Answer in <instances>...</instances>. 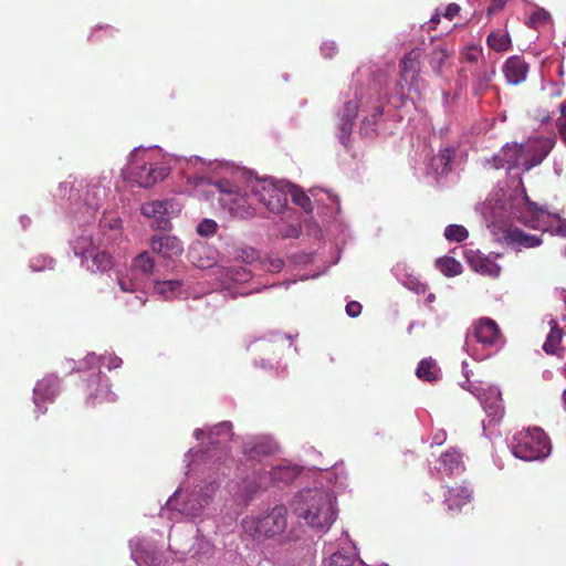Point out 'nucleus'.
Returning a JSON list of instances; mask_svg holds the SVG:
<instances>
[{
    "label": "nucleus",
    "mask_w": 566,
    "mask_h": 566,
    "mask_svg": "<svg viewBox=\"0 0 566 566\" xmlns=\"http://www.w3.org/2000/svg\"><path fill=\"white\" fill-rule=\"evenodd\" d=\"M486 208L490 213L488 228L494 240L516 251L539 247L543 240L514 227L511 223L514 220L528 228L566 238V219L530 201L521 182L496 191L489 199Z\"/></svg>",
    "instance_id": "f257e3e1"
},
{
    "label": "nucleus",
    "mask_w": 566,
    "mask_h": 566,
    "mask_svg": "<svg viewBox=\"0 0 566 566\" xmlns=\"http://www.w3.org/2000/svg\"><path fill=\"white\" fill-rule=\"evenodd\" d=\"M332 492L323 489H305L295 495L292 512L297 518L316 530H327L336 520L335 501Z\"/></svg>",
    "instance_id": "f03ea898"
},
{
    "label": "nucleus",
    "mask_w": 566,
    "mask_h": 566,
    "mask_svg": "<svg viewBox=\"0 0 566 566\" xmlns=\"http://www.w3.org/2000/svg\"><path fill=\"white\" fill-rule=\"evenodd\" d=\"M510 448L515 458L523 461H539L546 459L552 446L545 432L537 427L516 432Z\"/></svg>",
    "instance_id": "7ed1b4c3"
},
{
    "label": "nucleus",
    "mask_w": 566,
    "mask_h": 566,
    "mask_svg": "<svg viewBox=\"0 0 566 566\" xmlns=\"http://www.w3.org/2000/svg\"><path fill=\"white\" fill-rule=\"evenodd\" d=\"M462 375L465 377V382H462V389L468 390L473 397L478 398L486 413L488 424L499 423L504 416V406L499 388L481 381H472L464 363H462Z\"/></svg>",
    "instance_id": "20e7f679"
},
{
    "label": "nucleus",
    "mask_w": 566,
    "mask_h": 566,
    "mask_svg": "<svg viewBox=\"0 0 566 566\" xmlns=\"http://www.w3.org/2000/svg\"><path fill=\"white\" fill-rule=\"evenodd\" d=\"M219 192L218 201L222 208L227 209L233 217L248 219L254 216L253 193L241 192L239 188L231 185L228 180H222L216 185Z\"/></svg>",
    "instance_id": "39448f33"
},
{
    "label": "nucleus",
    "mask_w": 566,
    "mask_h": 566,
    "mask_svg": "<svg viewBox=\"0 0 566 566\" xmlns=\"http://www.w3.org/2000/svg\"><path fill=\"white\" fill-rule=\"evenodd\" d=\"M554 139L551 137L530 138L524 144H518V169L528 171L539 165L549 154L554 146Z\"/></svg>",
    "instance_id": "423d86ee"
},
{
    "label": "nucleus",
    "mask_w": 566,
    "mask_h": 566,
    "mask_svg": "<svg viewBox=\"0 0 566 566\" xmlns=\"http://www.w3.org/2000/svg\"><path fill=\"white\" fill-rule=\"evenodd\" d=\"M254 202L259 201L271 212L281 213L287 203L286 192L273 182L263 180L253 186Z\"/></svg>",
    "instance_id": "0eeeda50"
},
{
    "label": "nucleus",
    "mask_w": 566,
    "mask_h": 566,
    "mask_svg": "<svg viewBox=\"0 0 566 566\" xmlns=\"http://www.w3.org/2000/svg\"><path fill=\"white\" fill-rule=\"evenodd\" d=\"M474 337L484 347L500 348L504 340L497 324L488 317L478 319L468 333V338Z\"/></svg>",
    "instance_id": "6e6552de"
},
{
    "label": "nucleus",
    "mask_w": 566,
    "mask_h": 566,
    "mask_svg": "<svg viewBox=\"0 0 566 566\" xmlns=\"http://www.w3.org/2000/svg\"><path fill=\"white\" fill-rule=\"evenodd\" d=\"M287 510L280 505L273 507L268 514L256 522V531L265 536H274L282 533L287 525Z\"/></svg>",
    "instance_id": "1a4fd4ad"
},
{
    "label": "nucleus",
    "mask_w": 566,
    "mask_h": 566,
    "mask_svg": "<svg viewBox=\"0 0 566 566\" xmlns=\"http://www.w3.org/2000/svg\"><path fill=\"white\" fill-rule=\"evenodd\" d=\"M87 400L95 406L97 402L113 401L107 378L101 371L93 374L86 380Z\"/></svg>",
    "instance_id": "9d476101"
},
{
    "label": "nucleus",
    "mask_w": 566,
    "mask_h": 566,
    "mask_svg": "<svg viewBox=\"0 0 566 566\" xmlns=\"http://www.w3.org/2000/svg\"><path fill=\"white\" fill-rule=\"evenodd\" d=\"M464 256L469 266L474 272L491 277L499 276L501 268L490 256L484 255L480 251H474L472 249L465 250Z\"/></svg>",
    "instance_id": "9b49d317"
},
{
    "label": "nucleus",
    "mask_w": 566,
    "mask_h": 566,
    "mask_svg": "<svg viewBox=\"0 0 566 566\" xmlns=\"http://www.w3.org/2000/svg\"><path fill=\"white\" fill-rule=\"evenodd\" d=\"M150 248L153 252L167 259L179 256L184 252V245L181 241L177 237L169 234L151 237Z\"/></svg>",
    "instance_id": "f8f14e48"
},
{
    "label": "nucleus",
    "mask_w": 566,
    "mask_h": 566,
    "mask_svg": "<svg viewBox=\"0 0 566 566\" xmlns=\"http://www.w3.org/2000/svg\"><path fill=\"white\" fill-rule=\"evenodd\" d=\"M168 171L165 167H157L153 164H144L135 167L130 172L133 180L140 187L149 188L157 181L166 178Z\"/></svg>",
    "instance_id": "ddd939ff"
},
{
    "label": "nucleus",
    "mask_w": 566,
    "mask_h": 566,
    "mask_svg": "<svg viewBox=\"0 0 566 566\" xmlns=\"http://www.w3.org/2000/svg\"><path fill=\"white\" fill-rule=\"evenodd\" d=\"M421 55L420 49H413L405 54L400 61V77L405 82H410V85H413L415 80L419 76Z\"/></svg>",
    "instance_id": "4468645a"
},
{
    "label": "nucleus",
    "mask_w": 566,
    "mask_h": 566,
    "mask_svg": "<svg viewBox=\"0 0 566 566\" xmlns=\"http://www.w3.org/2000/svg\"><path fill=\"white\" fill-rule=\"evenodd\" d=\"M503 72L506 81L510 84L516 85L525 81L528 72V65L522 57L511 56L506 60L503 66Z\"/></svg>",
    "instance_id": "2eb2a0df"
},
{
    "label": "nucleus",
    "mask_w": 566,
    "mask_h": 566,
    "mask_svg": "<svg viewBox=\"0 0 566 566\" xmlns=\"http://www.w3.org/2000/svg\"><path fill=\"white\" fill-rule=\"evenodd\" d=\"M518 151L521 150L517 143L505 144L493 157L495 168L518 169Z\"/></svg>",
    "instance_id": "dca6fc26"
},
{
    "label": "nucleus",
    "mask_w": 566,
    "mask_h": 566,
    "mask_svg": "<svg viewBox=\"0 0 566 566\" xmlns=\"http://www.w3.org/2000/svg\"><path fill=\"white\" fill-rule=\"evenodd\" d=\"M213 253L210 247L198 243L189 250V259L197 268L208 269L216 263Z\"/></svg>",
    "instance_id": "f3484780"
},
{
    "label": "nucleus",
    "mask_w": 566,
    "mask_h": 566,
    "mask_svg": "<svg viewBox=\"0 0 566 566\" xmlns=\"http://www.w3.org/2000/svg\"><path fill=\"white\" fill-rule=\"evenodd\" d=\"M59 392V379L54 376L44 377L34 388L35 401L52 400Z\"/></svg>",
    "instance_id": "a211bd4d"
},
{
    "label": "nucleus",
    "mask_w": 566,
    "mask_h": 566,
    "mask_svg": "<svg viewBox=\"0 0 566 566\" xmlns=\"http://www.w3.org/2000/svg\"><path fill=\"white\" fill-rule=\"evenodd\" d=\"M440 369L432 358H423L418 364L416 375L419 379L428 382H433L439 378Z\"/></svg>",
    "instance_id": "6ab92c4d"
},
{
    "label": "nucleus",
    "mask_w": 566,
    "mask_h": 566,
    "mask_svg": "<svg viewBox=\"0 0 566 566\" xmlns=\"http://www.w3.org/2000/svg\"><path fill=\"white\" fill-rule=\"evenodd\" d=\"M384 114V108L377 106L370 116L365 117L360 125V134L366 138H373L377 132V125Z\"/></svg>",
    "instance_id": "aec40b11"
},
{
    "label": "nucleus",
    "mask_w": 566,
    "mask_h": 566,
    "mask_svg": "<svg viewBox=\"0 0 566 566\" xmlns=\"http://www.w3.org/2000/svg\"><path fill=\"white\" fill-rule=\"evenodd\" d=\"M548 325L551 326V332L546 337L543 349L547 354H557L559 350V343L562 340L563 333L558 328L557 322L555 319L551 318L548 321Z\"/></svg>",
    "instance_id": "412c9836"
},
{
    "label": "nucleus",
    "mask_w": 566,
    "mask_h": 566,
    "mask_svg": "<svg viewBox=\"0 0 566 566\" xmlns=\"http://www.w3.org/2000/svg\"><path fill=\"white\" fill-rule=\"evenodd\" d=\"M182 281L180 280H168L157 281L154 285L156 293L163 295L165 298H171L181 289Z\"/></svg>",
    "instance_id": "4be33fe9"
},
{
    "label": "nucleus",
    "mask_w": 566,
    "mask_h": 566,
    "mask_svg": "<svg viewBox=\"0 0 566 566\" xmlns=\"http://www.w3.org/2000/svg\"><path fill=\"white\" fill-rule=\"evenodd\" d=\"M133 269L139 271L145 276H149L154 272L155 260L148 252H142L133 260Z\"/></svg>",
    "instance_id": "5701e85b"
},
{
    "label": "nucleus",
    "mask_w": 566,
    "mask_h": 566,
    "mask_svg": "<svg viewBox=\"0 0 566 566\" xmlns=\"http://www.w3.org/2000/svg\"><path fill=\"white\" fill-rule=\"evenodd\" d=\"M488 45L497 52L507 50L511 45L509 33L504 31H495L490 33L488 36Z\"/></svg>",
    "instance_id": "b1692460"
},
{
    "label": "nucleus",
    "mask_w": 566,
    "mask_h": 566,
    "mask_svg": "<svg viewBox=\"0 0 566 566\" xmlns=\"http://www.w3.org/2000/svg\"><path fill=\"white\" fill-rule=\"evenodd\" d=\"M274 446L271 441L261 439L254 442L251 447L249 444L245 446L244 452L250 458H256L259 455H269L273 453Z\"/></svg>",
    "instance_id": "393cba45"
},
{
    "label": "nucleus",
    "mask_w": 566,
    "mask_h": 566,
    "mask_svg": "<svg viewBox=\"0 0 566 566\" xmlns=\"http://www.w3.org/2000/svg\"><path fill=\"white\" fill-rule=\"evenodd\" d=\"M168 206H170L168 200L150 201L144 203L140 210L145 217L155 219L160 213L168 212Z\"/></svg>",
    "instance_id": "a878e982"
},
{
    "label": "nucleus",
    "mask_w": 566,
    "mask_h": 566,
    "mask_svg": "<svg viewBox=\"0 0 566 566\" xmlns=\"http://www.w3.org/2000/svg\"><path fill=\"white\" fill-rule=\"evenodd\" d=\"M296 475H297L296 470L291 467H277V468L272 469V471H271V479L275 483H279V482L284 483V484L292 483L294 481V479L296 478Z\"/></svg>",
    "instance_id": "bb28decb"
},
{
    "label": "nucleus",
    "mask_w": 566,
    "mask_h": 566,
    "mask_svg": "<svg viewBox=\"0 0 566 566\" xmlns=\"http://www.w3.org/2000/svg\"><path fill=\"white\" fill-rule=\"evenodd\" d=\"M355 554L350 551H338L327 560V566H354Z\"/></svg>",
    "instance_id": "cd10ccee"
},
{
    "label": "nucleus",
    "mask_w": 566,
    "mask_h": 566,
    "mask_svg": "<svg viewBox=\"0 0 566 566\" xmlns=\"http://www.w3.org/2000/svg\"><path fill=\"white\" fill-rule=\"evenodd\" d=\"M436 265L446 276H455L460 273L459 263L451 256L438 259Z\"/></svg>",
    "instance_id": "c85d7f7f"
},
{
    "label": "nucleus",
    "mask_w": 566,
    "mask_h": 566,
    "mask_svg": "<svg viewBox=\"0 0 566 566\" xmlns=\"http://www.w3.org/2000/svg\"><path fill=\"white\" fill-rule=\"evenodd\" d=\"M460 11V7L455 3H450L442 15L449 20L453 19L455 15H458ZM441 13L439 11L436 12L430 19V22L428 23V30L434 29L436 24L440 21Z\"/></svg>",
    "instance_id": "c756f323"
},
{
    "label": "nucleus",
    "mask_w": 566,
    "mask_h": 566,
    "mask_svg": "<svg viewBox=\"0 0 566 566\" xmlns=\"http://www.w3.org/2000/svg\"><path fill=\"white\" fill-rule=\"evenodd\" d=\"M292 200L295 205L300 206L306 212H311L313 209L311 198L300 189H295L294 191H292Z\"/></svg>",
    "instance_id": "7c9ffc66"
},
{
    "label": "nucleus",
    "mask_w": 566,
    "mask_h": 566,
    "mask_svg": "<svg viewBox=\"0 0 566 566\" xmlns=\"http://www.w3.org/2000/svg\"><path fill=\"white\" fill-rule=\"evenodd\" d=\"M441 463L446 470L453 472L460 464V454L455 451L446 452L441 455Z\"/></svg>",
    "instance_id": "2f4dec72"
},
{
    "label": "nucleus",
    "mask_w": 566,
    "mask_h": 566,
    "mask_svg": "<svg viewBox=\"0 0 566 566\" xmlns=\"http://www.w3.org/2000/svg\"><path fill=\"white\" fill-rule=\"evenodd\" d=\"M218 224L212 219H205L202 220L198 227L197 232L201 237H211L217 232Z\"/></svg>",
    "instance_id": "473e14b6"
},
{
    "label": "nucleus",
    "mask_w": 566,
    "mask_h": 566,
    "mask_svg": "<svg viewBox=\"0 0 566 566\" xmlns=\"http://www.w3.org/2000/svg\"><path fill=\"white\" fill-rule=\"evenodd\" d=\"M359 108V104L357 101H349L345 104L340 119H346L350 122H355Z\"/></svg>",
    "instance_id": "72a5a7b5"
},
{
    "label": "nucleus",
    "mask_w": 566,
    "mask_h": 566,
    "mask_svg": "<svg viewBox=\"0 0 566 566\" xmlns=\"http://www.w3.org/2000/svg\"><path fill=\"white\" fill-rule=\"evenodd\" d=\"M447 52L443 49H434L430 55V64L434 71H439L447 59Z\"/></svg>",
    "instance_id": "f704fd0d"
},
{
    "label": "nucleus",
    "mask_w": 566,
    "mask_h": 566,
    "mask_svg": "<svg viewBox=\"0 0 566 566\" xmlns=\"http://www.w3.org/2000/svg\"><path fill=\"white\" fill-rule=\"evenodd\" d=\"M353 126H354V122L340 119L339 139L344 146L348 145V140H349V136L352 134Z\"/></svg>",
    "instance_id": "c9c22d12"
},
{
    "label": "nucleus",
    "mask_w": 566,
    "mask_h": 566,
    "mask_svg": "<svg viewBox=\"0 0 566 566\" xmlns=\"http://www.w3.org/2000/svg\"><path fill=\"white\" fill-rule=\"evenodd\" d=\"M465 59L468 62L476 63L480 59H482V49L476 45L468 46L467 51L462 52V59Z\"/></svg>",
    "instance_id": "e433bc0d"
},
{
    "label": "nucleus",
    "mask_w": 566,
    "mask_h": 566,
    "mask_svg": "<svg viewBox=\"0 0 566 566\" xmlns=\"http://www.w3.org/2000/svg\"><path fill=\"white\" fill-rule=\"evenodd\" d=\"M494 75V71H485L476 81V84L474 86L475 93H480L484 88L488 87L490 84L492 76Z\"/></svg>",
    "instance_id": "4c0bfd02"
},
{
    "label": "nucleus",
    "mask_w": 566,
    "mask_h": 566,
    "mask_svg": "<svg viewBox=\"0 0 566 566\" xmlns=\"http://www.w3.org/2000/svg\"><path fill=\"white\" fill-rule=\"evenodd\" d=\"M151 226L158 230H168L170 228V221L167 212L160 213L155 218Z\"/></svg>",
    "instance_id": "58836bf2"
},
{
    "label": "nucleus",
    "mask_w": 566,
    "mask_h": 566,
    "mask_svg": "<svg viewBox=\"0 0 566 566\" xmlns=\"http://www.w3.org/2000/svg\"><path fill=\"white\" fill-rule=\"evenodd\" d=\"M444 237L449 241L460 242V226L459 224H450L444 230Z\"/></svg>",
    "instance_id": "ea45409f"
},
{
    "label": "nucleus",
    "mask_w": 566,
    "mask_h": 566,
    "mask_svg": "<svg viewBox=\"0 0 566 566\" xmlns=\"http://www.w3.org/2000/svg\"><path fill=\"white\" fill-rule=\"evenodd\" d=\"M251 276V273L243 268L233 269L231 277L237 282H245Z\"/></svg>",
    "instance_id": "a19ab883"
},
{
    "label": "nucleus",
    "mask_w": 566,
    "mask_h": 566,
    "mask_svg": "<svg viewBox=\"0 0 566 566\" xmlns=\"http://www.w3.org/2000/svg\"><path fill=\"white\" fill-rule=\"evenodd\" d=\"M95 262H98V269H102V270H106V269L111 268V265H112L111 256L108 254H106L105 252H103L101 254H96Z\"/></svg>",
    "instance_id": "79ce46f5"
},
{
    "label": "nucleus",
    "mask_w": 566,
    "mask_h": 566,
    "mask_svg": "<svg viewBox=\"0 0 566 566\" xmlns=\"http://www.w3.org/2000/svg\"><path fill=\"white\" fill-rule=\"evenodd\" d=\"M346 313L350 317H357L361 313V305L356 301L348 302L346 305Z\"/></svg>",
    "instance_id": "37998d69"
},
{
    "label": "nucleus",
    "mask_w": 566,
    "mask_h": 566,
    "mask_svg": "<svg viewBox=\"0 0 566 566\" xmlns=\"http://www.w3.org/2000/svg\"><path fill=\"white\" fill-rule=\"evenodd\" d=\"M207 503H208V497H203L202 502L198 501L196 505L191 506V509L185 507L182 510V512L190 516H197L199 514L201 507L203 506V504H207Z\"/></svg>",
    "instance_id": "c03bdc74"
},
{
    "label": "nucleus",
    "mask_w": 566,
    "mask_h": 566,
    "mask_svg": "<svg viewBox=\"0 0 566 566\" xmlns=\"http://www.w3.org/2000/svg\"><path fill=\"white\" fill-rule=\"evenodd\" d=\"M451 153L449 149H446L439 157L440 163L443 164V172L450 169L451 164Z\"/></svg>",
    "instance_id": "a18cd8bd"
},
{
    "label": "nucleus",
    "mask_w": 566,
    "mask_h": 566,
    "mask_svg": "<svg viewBox=\"0 0 566 566\" xmlns=\"http://www.w3.org/2000/svg\"><path fill=\"white\" fill-rule=\"evenodd\" d=\"M507 1L509 0H492L491 6L488 8L489 14H492V13H495L496 11L502 10Z\"/></svg>",
    "instance_id": "49530a36"
},
{
    "label": "nucleus",
    "mask_w": 566,
    "mask_h": 566,
    "mask_svg": "<svg viewBox=\"0 0 566 566\" xmlns=\"http://www.w3.org/2000/svg\"><path fill=\"white\" fill-rule=\"evenodd\" d=\"M473 499V491L467 486L462 485V505L467 502H470Z\"/></svg>",
    "instance_id": "de8ad7c7"
},
{
    "label": "nucleus",
    "mask_w": 566,
    "mask_h": 566,
    "mask_svg": "<svg viewBox=\"0 0 566 566\" xmlns=\"http://www.w3.org/2000/svg\"><path fill=\"white\" fill-rule=\"evenodd\" d=\"M118 284L120 290L125 293L135 291V285L132 281L126 282L124 280H118Z\"/></svg>",
    "instance_id": "09e8293b"
},
{
    "label": "nucleus",
    "mask_w": 566,
    "mask_h": 566,
    "mask_svg": "<svg viewBox=\"0 0 566 566\" xmlns=\"http://www.w3.org/2000/svg\"><path fill=\"white\" fill-rule=\"evenodd\" d=\"M242 260L247 263H251L254 259H255V251L250 249V250H244L242 252Z\"/></svg>",
    "instance_id": "8fccbe9b"
},
{
    "label": "nucleus",
    "mask_w": 566,
    "mask_h": 566,
    "mask_svg": "<svg viewBox=\"0 0 566 566\" xmlns=\"http://www.w3.org/2000/svg\"><path fill=\"white\" fill-rule=\"evenodd\" d=\"M193 434L197 440H200L206 434V432L203 429H196Z\"/></svg>",
    "instance_id": "3c124183"
},
{
    "label": "nucleus",
    "mask_w": 566,
    "mask_h": 566,
    "mask_svg": "<svg viewBox=\"0 0 566 566\" xmlns=\"http://www.w3.org/2000/svg\"><path fill=\"white\" fill-rule=\"evenodd\" d=\"M120 361L122 360L119 358L114 357V358L111 359V366L116 368V367L119 366Z\"/></svg>",
    "instance_id": "603ef678"
},
{
    "label": "nucleus",
    "mask_w": 566,
    "mask_h": 566,
    "mask_svg": "<svg viewBox=\"0 0 566 566\" xmlns=\"http://www.w3.org/2000/svg\"><path fill=\"white\" fill-rule=\"evenodd\" d=\"M282 265H283V262L281 260H276L275 262L272 263L273 269L276 271H279Z\"/></svg>",
    "instance_id": "864d4df0"
},
{
    "label": "nucleus",
    "mask_w": 566,
    "mask_h": 566,
    "mask_svg": "<svg viewBox=\"0 0 566 566\" xmlns=\"http://www.w3.org/2000/svg\"><path fill=\"white\" fill-rule=\"evenodd\" d=\"M217 488H218V485H217L214 482L210 483V484L207 486V489H208V491H209L210 493H214V492H216V490H217Z\"/></svg>",
    "instance_id": "5fc2aeb1"
},
{
    "label": "nucleus",
    "mask_w": 566,
    "mask_h": 566,
    "mask_svg": "<svg viewBox=\"0 0 566 566\" xmlns=\"http://www.w3.org/2000/svg\"><path fill=\"white\" fill-rule=\"evenodd\" d=\"M469 233L465 228L462 227V241H464L468 238Z\"/></svg>",
    "instance_id": "6e6d98bb"
},
{
    "label": "nucleus",
    "mask_w": 566,
    "mask_h": 566,
    "mask_svg": "<svg viewBox=\"0 0 566 566\" xmlns=\"http://www.w3.org/2000/svg\"><path fill=\"white\" fill-rule=\"evenodd\" d=\"M223 428H227V426H226V424H220V426L216 427V429H214V430H216V433L218 434V433H219V431H220L221 429H223Z\"/></svg>",
    "instance_id": "4d7b16f0"
},
{
    "label": "nucleus",
    "mask_w": 566,
    "mask_h": 566,
    "mask_svg": "<svg viewBox=\"0 0 566 566\" xmlns=\"http://www.w3.org/2000/svg\"><path fill=\"white\" fill-rule=\"evenodd\" d=\"M563 405H564V408L566 409V389L563 392Z\"/></svg>",
    "instance_id": "13d9d810"
},
{
    "label": "nucleus",
    "mask_w": 566,
    "mask_h": 566,
    "mask_svg": "<svg viewBox=\"0 0 566 566\" xmlns=\"http://www.w3.org/2000/svg\"><path fill=\"white\" fill-rule=\"evenodd\" d=\"M560 111L562 113H566V102L560 104Z\"/></svg>",
    "instance_id": "bf43d9fd"
},
{
    "label": "nucleus",
    "mask_w": 566,
    "mask_h": 566,
    "mask_svg": "<svg viewBox=\"0 0 566 566\" xmlns=\"http://www.w3.org/2000/svg\"><path fill=\"white\" fill-rule=\"evenodd\" d=\"M563 256L566 258V247L564 248L563 252H562Z\"/></svg>",
    "instance_id": "052dcab7"
},
{
    "label": "nucleus",
    "mask_w": 566,
    "mask_h": 566,
    "mask_svg": "<svg viewBox=\"0 0 566 566\" xmlns=\"http://www.w3.org/2000/svg\"><path fill=\"white\" fill-rule=\"evenodd\" d=\"M483 430H484V431L486 430V423H485V421H483Z\"/></svg>",
    "instance_id": "680f3d73"
}]
</instances>
